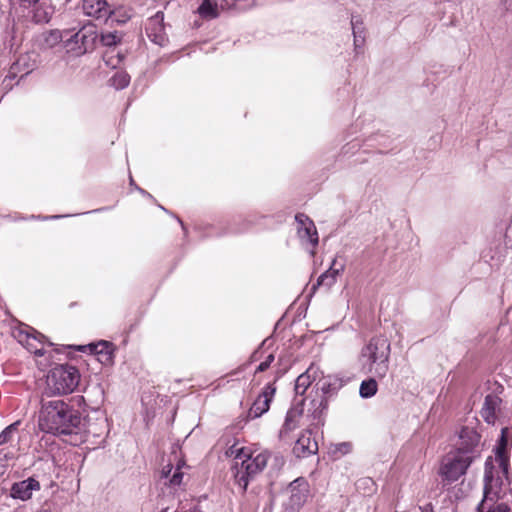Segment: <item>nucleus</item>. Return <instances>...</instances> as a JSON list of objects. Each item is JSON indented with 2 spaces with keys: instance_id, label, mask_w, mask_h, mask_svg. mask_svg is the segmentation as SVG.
Returning <instances> with one entry per match:
<instances>
[{
  "instance_id": "1",
  "label": "nucleus",
  "mask_w": 512,
  "mask_h": 512,
  "mask_svg": "<svg viewBox=\"0 0 512 512\" xmlns=\"http://www.w3.org/2000/svg\"><path fill=\"white\" fill-rule=\"evenodd\" d=\"M81 424L79 411L61 399L41 400L39 428L52 434H72Z\"/></svg>"
},
{
  "instance_id": "2",
  "label": "nucleus",
  "mask_w": 512,
  "mask_h": 512,
  "mask_svg": "<svg viewBox=\"0 0 512 512\" xmlns=\"http://www.w3.org/2000/svg\"><path fill=\"white\" fill-rule=\"evenodd\" d=\"M461 439L467 437L469 443L461 445L455 450L448 453L441 462L439 475L443 481L452 483L463 476L468 467L473 462L475 455L473 448L478 444L479 436L473 430L464 429L460 435Z\"/></svg>"
},
{
  "instance_id": "3",
  "label": "nucleus",
  "mask_w": 512,
  "mask_h": 512,
  "mask_svg": "<svg viewBox=\"0 0 512 512\" xmlns=\"http://www.w3.org/2000/svg\"><path fill=\"white\" fill-rule=\"evenodd\" d=\"M391 345L384 336L372 337L360 352L362 369L375 377L384 378L389 370Z\"/></svg>"
},
{
  "instance_id": "4",
  "label": "nucleus",
  "mask_w": 512,
  "mask_h": 512,
  "mask_svg": "<svg viewBox=\"0 0 512 512\" xmlns=\"http://www.w3.org/2000/svg\"><path fill=\"white\" fill-rule=\"evenodd\" d=\"M269 453L261 451L255 454L249 448H239L235 450V481L239 487L246 490L250 479L263 471L267 465Z\"/></svg>"
},
{
  "instance_id": "5",
  "label": "nucleus",
  "mask_w": 512,
  "mask_h": 512,
  "mask_svg": "<svg viewBox=\"0 0 512 512\" xmlns=\"http://www.w3.org/2000/svg\"><path fill=\"white\" fill-rule=\"evenodd\" d=\"M80 378L76 367L68 364L57 365L46 375L43 393L47 396L70 394L79 385Z\"/></svg>"
},
{
  "instance_id": "6",
  "label": "nucleus",
  "mask_w": 512,
  "mask_h": 512,
  "mask_svg": "<svg viewBox=\"0 0 512 512\" xmlns=\"http://www.w3.org/2000/svg\"><path fill=\"white\" fill-rule=\"evenodd\" d=\"M508 479L500 477V475H494V467L491 465L488 459L485 463V475H484V499L479 505V510L483 511L487 507L486 512H510V506L507 503L500 502L496 503V499L499 497L501 487L504 482Z\"/></svg>"
},
{
  "instance_id": "7",
  "label": "nucleus",
  "mask_w": 512,
  "mask_h": 512,
  "mask_svg": "<svg viewBox=\"0 0 512 512\" xmlns=\"http://www.w3.org/2000/svg\"><path fill=\"white\" fill-rule=\"evenodd\" d=\"M97 39V31L93 25H85L65 40L67 53L72 56H81L93 50Z\"/></svg>"
},
{
  "instance_id": "8",
  "label": "nucleus",
  "mask_w": 512,
  "mask_h": 512,
  "mask_svg": "<svg viewBox=\"0 0 512 512\" xmlns=\"http://www.w3.org/2000/svg\"><path fill=\"white\" fill-rule=\"evenodd\" d=\"M14 337L36 356L42 357L48 353L45 350L46 337L30 326H20L14 331ZM50 357L51 355L49 354Z\"/></svg>"
},
{
  "instance_id": "9",
  "label": "nucleus",
  "mask_w": 512,
  "mask_h": 512,
  "mask_svg": "<svg viewBox=\"0 0 512 512\" xmlns=\"http://www.w3.org/2000/svg\"><path fill=\"white\" fill-rule=\"evenodd\" d=\"M285 493L287 497L284 502L285 509L298 512L309 497V484L304 478H297L289 484Z\"/></svg>"
},
{
  "instance_id": "10",
  "label": "nucleus",
  "mask_w": 512,
  "mask_h": 512,
  "mask_svg": "<svg viewBox=\"0 0 512 512\" xmlns=\"http://www.w3.org/2000/svg\"><path fill=\"white\" fill-rule=\"evenodd\" d=\"M255 0H203L198 13L204 18H215L221 11L238 7L247 9L254 6Z\"/></svg>"
},
{
  "instance_id": "11",
  "label": "nucleus",
  "mask_w": 512,
  "mask_h": 512,
  "mask_svg": "<svg viewBox=\"0 0 512 512\" xmlns=\"http://www.w3.org/2000/svg\"><path fill=\"white\" fill-rule=\"evenodd\" d=\"M512 442V428L503 427L501 435L495 447V460L498 463V470H494L495 477L500 475L508 479L509 455L508 450Z\"/></svg>"
},
{
  "instance_id": "12",
  "label": "nucleus",
  "mask_w": 512,
  "mask_h": 512,
  "mask_svg": "<svg viewBox=\"0 0 512 512\" xmlns=\"http://www.w3.org/2000/svg\"><path fill=\"white\" fill-rule=\"evenodd\" d=\"M298 238L302 246L314 249L318 244V233L313 221L304 214L295 216Z\"/></svg>"
},
{
  "instance_id": "13",
  "label": "nucleus",
  "mask_w": 512,
  "mask_h": 512,
  "mask_svg": "<svg viewBox=\"0 0 512 512\" xmlns=\"http://www.w3.org/2000/svg\"><path fill=\"white\" fill-rule=\"evenodd\" d=\"M275 393L276 387L274 386V384L269 383L265 385L261 393L252 403L248 412V418L256 419L261 417L266 412H268L270 408V403L274 399Z\"/></svg>"
},
{
  "instance_id": "14",
  "label": "nucleus",
  "mask_w": 512,
  "mask_h": 512,
  "mask_svg": "<svg viewBox=\"0 0 512 512\" xmlns=\"http://www.w3.org/2000/svg\"><path fill=\"white\" fill-rule=\"evenodd\" d=\"M163 21L164 14L158 11L154 16L150 17L146 23V34L148 38L159 46H164L168 42Z\"/></svg>"
},
{
  "instance_id": "15",
  "label": "nucleus",
  "mask_w": 512,
  "mask_h": 512,
  "mask_svg": "<svg viewBox=\"0 0 512 512\" xmlns=\"http://www.w3.org/2000/svg\"><path fill=\"white\" fill-rule=\"evenodd\" d=\"M83 13L91 18L106 21L113 11L106 0H83Z\"/></svg>"
},
{
  "instance_id": "16",
  "label": "nucleus",
  "mask_w": 512,
  "mask_h": 512,
  "mask_svg": "<svg viewBox=\"0 0 512 512\" xmlns=\"http://www.w3.org/2000/svg\"><path fill=\"white\" fill-rule=\"evenodd\" d=\"M185 466L186 464L183 460H178L175 466L171 463L165 465L161 472V478L165 480L164 484L172 489L179 487L184 476L182 469Z\"/></svg>"
},
{
  "instance_id": "17",
  "label": "nucleus",
  "mask_w": 512,
  "mask_h": 512,
  "mask_svg": "<svg viewBox=\"0 0 512 512\" xmlns=\"http://www.w3.org/2000/svg\"><path fill=\"white\" fill-rule=\"evenodd\" d=\"M40 490V483L30 477L23 481L14 483L11 487V496L15 499L26 501L32 497L34 491Z\"/></svg>"
},
{
  "instance_id": "18",
  "label": "nucleus",
  "mask_w": 512,
  "mask_h": 512,
  "mask_svg": "<svg viewBox=\"0 0 512 512\" xmlns=\"http://www.w3.org/2000/svg\"><path fill=\"white\" fill-rule=\"evenodd\" d=\"M302 416L303 410L298 406L292 407L287 411L285 421L279 431L280 439L286 440L289 438L290 433L300 426Z\"/></svg>"
},
{
  "instance_id": "19",
  "label": "nucleus",
  "mask_w": 512,
  "mask_h": 512,
  "mask_svg": "<svg viewBox=\"0 0 512 512\" xmlns=\"http://www.w3.org/2000/svg\"><path fill=\"white\" fill-rule=\"evenodd\" d=\"M317 451L318 444L315 439L311 437L310 431L303 432L293 447V453L299 458L310 456Z\"/></svg>"
},
{
  "instance_id": "20",
  "label": "nucleus",
  "mask_w": 512,
  "mask_h": 512,
  "mask_svg": "<svg viewBox=\"0 0 512 512\" xmlns=\"http://www.w3.org/2000/svg\"><path fill=\"white\" fill-rule=\"evenodd\" d=\"M320 374L321 371L319 367L315 364H311L304 373L297 377L295 381L296 394L303 395L308 387L312 384V382L315 381Z\"/></svg>"
},
{
  "instance_id": "21",
  "label": "nucleus",
  "mask_w": 512,
  "mask_h": 512,
  "mask_svg": "<svg viewBox=\"0 0 512 512\" xmlns=\"http://www.w3.org/2000/svg\"><path fill=\"white\" fill-rule=\"evenodd\" d=\"M501 399L497 395L488 394L485 397L481 416L488 424H494L497 418V412L500 410Z\"/></svg>"
},
{
  "instance_id": "22",
  "label": "nucleus",
  "mask_w": 512,
  "mask_h": 512,
  "mask_svg": "<svg viewBox=\"0 0 512 512\" xmlns=\"http://www.w3.org/2000/svg\"><path fill=\"white\" fill-rule=\"evenodd\" d=\"M54 7L50 0H39L32 8V21L36 24L48 23L53 14Z\"/></svg>"
},
{
  "instance_id": "23",
  "label": "nucleus",
  "mask_w": 512,
  "mask_h": 512,
  "mask_svg": "<svg viewBox=\"0 0 512 512\" xmlns=\"http://www.w3.org/2000/svg\"><path fill=\"white\" fill-rule=\"evenodd\" d=\"M351 27L353 33V43L356 53H359L365 43V28L360 16L351 17Z\"/></svg>"
},
{
  "instance_id": "24",
  "label": "nucleus",
  "mask_w": 512,
  "mask_h": 512,
  "mask_svg": "<svg viewBox=\"0 0 512 512\" xmlns=\"http://www.w3.org/2000/svg\"><path fill=\"white\" fill-rule=\"evenodd\" d=\"M69 31L65 30L64 32H61L60 30H50L43 32L39 38L38 42L41 47L43 48H53L57 44H59L64 37L67 36Z\"/></svg>"
},
{
  "instance_id": "25",
  "label": "nucleus",
  "mask_w": 512,
  "mask_h": 512,
  "mask_svg": "<svg viewBox=\"0 0 512 512\" xmlns=\"http://www.w3.org/2000/svg\"><path fill=\"white\" fill-rule=\"evenodd\" d=\"M20 424L21 421H15L0 433V446H4L6 444L12 445L14 443L15 439L18 437V429Z\"/></svg>"
},
{
  "instance_id": "26",
  "label": "nucleus",
  "mask_w": 512,
  "mask_h": 512,
  "mask_svg": "<svg viewBox=\"0 0 512 512\" xmlns=\"http://www.w3.org/2000/svg\"><path fill=\"white\" fill-rule=\"evenodd\" d=\"M17 457V449L15 445L10 448L0 449V475L4 474L6 468L13 462Z\"/></svg>"
},
{
  "instance_id": "27",
  "label": "nucleus",
  "mask_w": 512,
  "mask_h": 512,
  "mask_svg": "<svg viewBox=\"0 0 512 512\" xmlns=\"http://www.w3.org/2000/svg\"><path fill=\"white\" fill-rule=\"evenodd\" d=\"M378 385L375 379L370 378L368 380H364L359 389V394L362 398H371L377 392Z\"/></svg>"
},
{
  "instance_id": "28",
  "label": "nucleus",
  "mask_w": 512,
  "mask_h": 512,
  "mask_svg": "<svg viewBox=\"0 0 512 512\" xmlns=\"http://www.w3.org/2000/svg\"><path fill=\"white\" fill-rule=\"evenodd\" d=\"M111 85L120 90L126 88L130 83V76L125 71L116 72L110 79Z\"/></svg>"
},
{
  "instance_id": "29",
  "label": "nucleus",
  "mask_w": 512,
  "mask_h": 512,
  "mask_svg": "<svg viewBox=\"0 0 512 512\" xmlns=\"http://www.w3.org/2000/svg\"><path fill=\"white\" fill-rule=\"evenodd\" d=\"M338 274V270L329 269L325 273L321 274L317 280V286H326L330 287L335 283L336 275Z\"/></svg>"
},
{
  "instance_id": "30",
  "label": "nucleus",
  "mask_w": 512,
  "mask_h": 512,
  "mask_svg": "<svg viewBox=\"0 0 512 512\" xmlns=\"http://www.w3.org/2000/svg\"><path fill=\"white\" fill-rule=\"evenodd\" d=\"M94 351L97 354L101 355V361H110L112 358V351L110 349V344L106 341H102L97 345H94Z\"/></svg>"
},
{
  "instance_id": "31",
  "label": "nucleus",
  "mask_w": 512,
  "mask_h": 512,
  "mask_svg": "<svg viewBox=\"0 0 512 512\" xmlns=\"http://www.w3.org/2000/svg\"><path fill=\"white\" fill-rule=\"evenodd\" d=\"M39 0H10V4L16 12L18 9H32Z\"/></svg>"
},
{
  "instance_id": "32",
  "label": "nucleus",
  "mask_w": 512,
  "mask_h": 512,
  "mask_svg": "<svg viewBox=\"0 0 512 512\" xmlns=\"http://www.w3.org/2000/svg\"><path fill=\"white\" fill-rule=\"evenodd\" d=\"M119 40L118 36L115 33L108 32L101 35V42L105 46H112L117 43Z\"/></svg>"
},
{
  "instance_id": "33",
  "label": "nucleus",
  "mask_w": 512,
  "mask_h": 512,
  "mask_svg": "<svg viewBox=\"0 0 512 512\" xmlns=\"http://www.w3.org/2000/svg\"><path fill=\"white\" fill-rule=\"evenodd\" d=\"M501 7L508 12H512V0H499Z\"/></svg>"
},
{
  "instance_id": "34",
  "label": "nucleus",
  "mask_w": 512,
  "mask_h": 512,
  "mask_svg": "<svg viewBox=\"0 0 512 512\" xmlns=\"http://www.w3.org/2000/svg\"><path fill=\"white\" fill-rule=\"evenodd\" d=\"M270 366L268 365L267 362L263 361L261 362L258 367L256 368V373L257 372H263L265 370H267Z\"/></svg>"
},
{
  "instance_id": "35",
  "label": "nucleus",
  "mask_w": 512,
  "mask_h": 512,
  "mask_svg": "<svg viewBox=\"0 0 512 512\" xmlns=\"http://www.w3.org/2000/svg\"><path fill=\"white\" fill-rule=\"evenodd\" d=\"M264 361L267 362L268 365L270 366L271 363L274 361V355L273 354H269Z\"/></svg>"
},
{
  "instance_id": "36",
  "label": "nucleus",
  "mask_w": 512,
  "mask_h": 512,
  "mask_svg": "<svg viewBox=\"0 0 512 512\" xmlns=\"http://www.w3.org/2000/svg\"><path fill=\"white\" fill-rule=\"evenodd\" d=\"M340 446L343 447V450H345V452H347L350 448V445L348 443H342Z\"/></svg>"
},
{
  "instance_id": "37",
  "label": "nucleus",
  "mask_w": 512,
  "mask_h": 512,
  "mask_svg": "<svg viewBox=\"0 0 512 512\" xmlns=\"http://www.w3.org/2000/svg\"><path fill=\"white\" fill-rule=\"evenodd\" d=\"M364 483H371V484H373V482H372V480H371V479H365V480H364Z\"/></svg>"
},
{
  "instance_id": "38",
  "label": "nucleus",
  "mask_w": 512,
  "mask_h": 512,
  "mask_svg": "<svg viewBox=\"0 0 512 512\" xmlns=\"http://www.w3.org/2000/svg\"><path fill=\"white\" fill-rule=\"evenodd\" d=\"M141 193L146 194V192L143 189L137 188Z\"/></svg>"
},
{
  "instance_id": "39",
  "label": "nucleus",
  "mask_w": 512,
  "mask_h": 512,
  "mask_svg": "<svg viewBox=\"0 0 512 512\" xmlns=\"http://www.w3.org/2000/svg\"><path fill=\"white\" fill-rule=\"evenodd\" d=\"M130 184L133 185L134 184V181H133V178L130 177Z\"/></svg>"
},
{
  "instance_id": "40",
  "label": "nucleus",
  "mask_w": 512,
  "mask_h": 512,
  "mask_svg": "<svg viewBox=\"0 0 512 512\" xmlns=\"http://www.w3.org/2000/svg\"><path fill=\"white\" fill-rule=\"evenodd\" d=\"M60 216H51L50 218H53V219H57L59 218Z\"/></svg>"
}]
</instances>
